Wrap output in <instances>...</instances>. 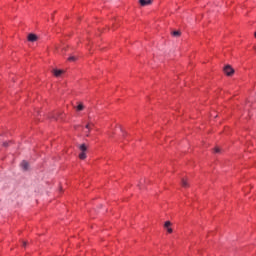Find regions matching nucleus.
Masks as SVG:
<instances>
[{
    "label": "nucleus",
    "mask_w": 256,
    "mask_h": 256,
    "mask_svg": "<svg viewBox=\"0 0 256 256\" xmlns=\"http://www.w3.org/2000/svg\"><path fill=\"white\" fill-rule=\"evenodd\" d=\"M164 228L168 233H173V228H171V221H166L164 224Z\"/></svg>",
    "instance_id": "39448f33"
},
{
    "label": "nucleus",
    "mask_w": 256,
    "mask_h": 256,
    "mask_svg": "<svg viewBox=\"0 0 256 256\" xmlns=\"http://www.w3.org/2000/svg\"><path fill=\"white\" fill-rule=\"evenodd\" d=\"M85 127L90 131L91 127H93V123H88Z\"/></svg>",
    "instance_id": "f8f14e48"
},
{
    "label": "nucleus",
    "mask_w": 256,
    "mask_h": 256,
    "mask_svg": "<svg viewBox=\"0 0 256 256\" xmlns=\"http://www.w3.org/2000/svg\"><path fill=\"white\" fill-rule=\"evenodd\" d=\"M76 109L77 111H83V109H85V106L83 105V103H79Z\"/></svg>",
    "instance_id": "1a4fd4ad"
},
{
    "label": "nucleus",
    "mask_w": 256,
    "mask_h": 256,
    "mask_svg": "<svg viewBox=\"0 0 256 256\" xmlns=\"http://www.w3.org/2000/svg\"><path fill=\"white\" fill-rule=\"evenodd\" d=\"M22 245H23V247H27V242L23 241Z\"/></svg>",
    "instance_id": "2eb2a0df"
},
{
    "label": "nucleus",
    "mask_w": 256,
    "mask_h": 256,
    "mask_svg": "<svg viewBox=\"0 0 256 256\" xmlns=\"http://www.w3.org/2000/svg\"><path fill=\"white\" fill-rule=\"evenodd\" d=\"M20 167H22L23 171H28L29 170V162L22 161L20 164Z\"/></svg>",
    "instance_id": "423d86ee"
},
{
    "label": "nucleus",
    "mask_w": 256,
    "mask_h": 256,
    "mask_svg": "<svg viewBox=\"0 0 256 256\" xmlns=\"http://www.w3.org/2000/svg\"><path fill=\"white\" fill-rule=\"evenodd\" d=\"M181 185H182V187L187 188V187H189V182L187 181V179L182 178Z\"/></svg>",
    "instance_id": "6e6552de"
},
{
    "label": "nucleus",
    "mask_w": 256,
    "mask_h": 256,
    "mask_svg": "<svg viewBox=\"0 0 256 256\" xmlns=\"http://www.w3.org/2000/svg\"><path fill=\"white\" fill-rule=\"evenodd\" d=\"M254 50L256 51V46H254Z\"/></svg>",
    "instance_id": "dca6fc26"
},
{
    "label": "nucleus",
    "mask_w": 256,
    "mask_h": 256,
    "mask_svg": "<svg viewBox=\"0 0 256 256\" xmlns=\"http://www.w3.org/2000/svg\"><path fill=\"white\" fill-rule=\"evenodd\" d=\"M224 73H226L228 77H231V75L235 73V70L230 65H227L224 67Z\"/></svg>",
    "instance_id": "f03ea898"
},
{
    "label": "nucleus",
    "mask_w": 256,
    "mask_h": 256,
    "mask_svg": "<svg viewBox=\"0 0 256 256\" xmlns=\"http://www.w3.org/2000/svg\"><path fill=\"white\" fill-rule=\"evenodd\" d=\"M3 147H9V142H4Z\"/></svg>",
    "instance_id": "4468645a"
},
{
    "label": "nucleus",
    "mask_w": 256,
    "mask_h": 256,
    "mask_svg": "<svg viewBox=\"0 0 256 256\" xmlns=\"http://www.w3.org/2000/svg\"><path fill=\"white\" fill-rule=\"evenodd\" d=\"M55 77H61L63 75V70H53Z\"/></svg>",
    "instance_id": "0eeeda50"
},
{
    "label": "nucleus",
    "mask_w": 256,
    "mask_h": 256,
    "mask_svg": "<svg viewBox=\"0 0 256 256\" xmlns=\"http://www.w3.org/2000/svg\"><path fill=\"white\" fill-rule=\"evenodd\" d=\"M141 7H147L153 3V0H139Z\"/></svg>",
    "instance_id": "20e7f679"
},
{
    "label": "nucleus",
    "mask_w": 256,
    "mask_h": 256,
    "mask_svg": "<svg viewBox=\"0 0 256 256\" xmlns=\"http://www.w3.org/2000/svg\"><path fill=\"white\" fill-rule=\"evenodd\" d=\"M215 153H221V149H219V147L215 148Z\"/></svg>",
    "instance_id": "ddd939ff"
},
{
    "label": "nucleus",
    "mask_w": 256,
    "mask_h": 256,
    "mask_svg": "<svg viewBox=\"0 0 256 256\" xmlns=\"http://www.w3.org/2000/svg\"><path fill=\"white\" fill-rule=\"evenodd\" d=\"M79 149L81 151V153L79 154V159H81L82 161L87 159V154H86L87 153V145L81 144L79 146Z\"/></svg>",
    "instance_id": "f257e3e1"
},
{
    "label": "nucleus",
    "mask_w": 256,
    "mask_h": 256,
    "mask_svg": "<svg viewBox=\"0 0 256 256\" xmlns=\"http://www.w3.org/2000/svg\"><path fill=\"white\" fill-rule=\"evenodd\" d=\"M28 41L30 42V43H35V41H37V39H39V37H37V35L36 34H34V33H30L29 35H28Z\"/></svg>",
    "instance_id": "7ed1b4c3"
},
{
    "label": "nucleus",
    "mask_w": 256,
    "mask_h": 256,
    "mask_svg": "<svg viewBox=\"0 0 256 256\" xmlns=\"http://www.w3.org/2000/svg\"><path fill=\"white\" fill-rule=\"evenodd\" d=\"M68 61H77V57L71 56L68 58Z\"/></svg>",
    "instance_id": "9b49d317"
},
{
    "label": "nucleus",
    "mask_w": 256,
    "mask_h": 256,
    "mask_svg": "<svg viewBox=\"0 0 256 256\" xmlns=\"http://www.w3.org/2000/svg\"><path fill=\"white\" fill-rule=\"evenodd\" d=\"M172 35H173V37H180L181 36V32L174 31V32H172Z\"/></svg>",
    "instance_id": "9d476101"
}]
</instances>
